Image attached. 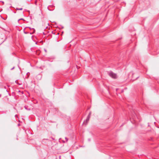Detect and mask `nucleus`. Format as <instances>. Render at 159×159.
<instances>
[{"mask_svg":"<svg viewBox=\"0 0 159 159\" xmlns=\"http://www.w3.org/2000/svg\"><path fill=\"white\" fill-rule=\"evenodd\" d=\"M14 67H13V68H12V69H14Z\"/></svg>","mask_w":159,"mask_h":159,"instance_id":"nucleus-5","label":"nucleus"},{"mask_svg":"<svg viewBox=\"0 0 159 159\" xmlns=\"http://www.w3.org/2000/svg\"><path fill=\"white\" fill-rule=\"evenodd\" d=\"M110 76L113 79H116L117 78V75L116 74L111 72L109 74Z\"/></svg>","mask_w":159,"mask_h":159,"instance_id":"nucleus-1","label":"nucleus"},{"mask_svg":"<svg viewBox=\"0 0 159 159\" xmlns=\"http://www.w3.org/2000/svg\"><path fill=\"white\" fill-rule=\"evenodd\" d=\"M22 8H21L20 9V10H22Z\"/></svg>","mask_w":159,"mask_h":159,"instance_id":"nucleus-3","label":"nucleus"},{"mask_svg":"<svg viewBox=\"0 0 159 159\" xmlns=\"http://www.w3.org/2000/svg\"><path fill=\"white\" fill-rule=\"evenodd\" d=\"M23 20V19H20L19 20Z\"/></svg>","mask_w":159,"mask_h":159,"instance_id":"nucleus-4","label":"nucleus"},{"mask_svg":"<svg viewBox=\"0 0 159 159\" xmlns=\"http://www.w3.org/2000/svg\"><path fill=\"white\" fill-rule=\"evenodd\" d=\"M91 114V112H90L89 113V116H88V118L86 120V123H88V121H89V120Z\"/></svg>","mask_w":159,"mask_h":159,"instance_id":"nucleus-2","label":"nucleus"}]
</instances>
